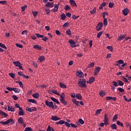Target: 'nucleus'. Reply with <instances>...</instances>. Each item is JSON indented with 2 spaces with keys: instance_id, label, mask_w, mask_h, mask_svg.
<instances>
[{
  "instance_id": "1",
  "label": "nucleus",
  "mask_w": 131,
  "mask_h": 131,
  "mask_svg": "<svg viewBox=\"0 0 131 131\" xmlns=\"http://www.w3.org/2000/svg\"><path fill=\"white\" fill-rule=\"evenodd\" d=\"M78 84L79 86L87 88L85 79H82V80L81 79L79 80Z\"/></svg>"
},
{
  "instance_id": "2",
  "label": "nucleus",
  "mask_w": 131,
  "mask_h": 131,
  "mask_svg": "<svg viewBox=\"0 0 131 131\" xmlns=\"http://www.w3.org/2000/svg\"><path fill=\"white\" fill-rule=\"evenodd\" d=\"M60 101L63 104H64L65 106H67V104H68V102L66 101V94L64 93H62L60 96Z\"/></svg>"
},
{
  "instance_id": "3",
  "label": "nucleus",
  "mask_w": 131,
  "mask_h": 131,
  "mask_svg": "<svg viewBox=\"0 0 131 131\" xmlns=\"http://www.w3.org/2000/svg\"><path fill=\"white\" fill-rule=\"evenodd\" d=\"M14 120L13 119H8L6 121H0L1 124H3V125H7L8 124H14Z\"/></svg>"
},
{
  "instance_id": "4",
  "label": "nucleus",
  "mask_w": 131,
  "mask_h": 131,
  "mask_svg": "<svg viewBox=\"0 0 131 131\" xmlns=\"http://www.w3.org/2000/svg\"><path fill=\"white\" fill-rule=\"evenodd\" d=\"M45 103L46 106H48V107H51L52 109L55 108V106L52 100L50 102L49 101H45Z\"/></svg>"
},
{
  "instance_id": "5",
  "label": "nucleus",
  "mask_w": 131,
  "mask_h": 131,
  "mask_svg": "<svg viewBox=\"0 0 131 131\" xmlns=\"http://www.w3.org/2000/svg\"><path fill=\"white\" fill-rule=\"evenodd\" d=\"M37 37H41L43 41H47V40H49V37L47 36H44L43 35H40V34H35Z\"/></svg>"
},
{
  "instance_id": "6",
  "label": "nucleus",
  "mask_w": 131,
  "mask_h": 131,
  "mask_svg": "<svg viewBox=\"0 0 131 131\" xmlns=\"http://www.w3.org/2000/svg\"><path fill=\"white\" fill-rule=\"evenodd\" d=\"M69 43L70 44L71 47L72 48H76L77 47V45H76L75 41L74 40H72V39H70V40H69Z\"/></svg>"
},
{
  "instance_id": "7",
  "label": "nucleus",
  "mask_w": 131,
  "mask_h": 131,
  "mask_svg": "<svg viewBox=\"0 0 131 131\" xmlns=\"http://www.w3.org/2000/svg\"><path fill=\"white\" fill-rule=\"evenodd\" d=\"M26 110L27 111H28L29 112H32V111H37L36 107H27Z\"/></svg>"
},
{
  "instance_id": "8",
  "label": "nucleus",
  "mask_w": 131,
  "mask_h": 131,
  "mask_svg": "<svg viewBox=\"0 0 131 131\" xmlns=\"http://www.w3.org/2000/svg\"><path fill=\"white\" fill-rule=\"evenodd\" d=\"M102 27H103L102 22H99V24H98L97 26H96V30L97 31H100L101 30H102Z\"/></svg>"
},
{
  "instance_id": "9",
  "label": "nucleus",
  "mask_w": 131,
  "mask_h": 131,
  "mask_svg": "<svg viewBox=\"0 0 131 131\" xmlns=\"http://www.w3.org/2000/svg\"><path fill=\"white\" fill-rule=\"evenodd\" d=\"M46 7H47L48 8H53L54 3H51V2H50V0H49V2H48H48L47 3H46Z\"/></svg>"
},
{
  "instance_id": "10",
  "label": "nucleus",
  "mask_w": 131,
  "mask_h": 131,
  "mask_svg": "<svg viewBox=\"0 0 131 131\" xmlns=\"http://www.w3.org/2000/svg\"><path fill=\"white\" fill-rule=\"evenodd\" d=\"M100 70H101V67H96V69L94 71V76H96V75H98V74H99V72H100Z\"/></svg>"
},
{
  "instance_id": "11",
  "label": "nucleus",
  "mask_w": 131,
  "mask_h": 131,
  "mask_svg": "<svg viewBox=\"0 0 131 131\" xmlns=\"http://www.w3.org/2000/svg\"><path fill=\"white\" fill-rule=\"evenodd\" d=\"M18 115H19V116H23V115H25V113H24V111L23 110V108H22V107H20L19 106V111L18 112Z\"/></svg>"
},
{
  "instance_id": "12",
  "label": "nucleus",
  "mask_w": 131,
  "mask_h": 131,
  "mask_svg": "<svg viewBox=\"0 0 131 131\" xmlns=\"http://www.w3.org/2000/svg\"><path fill=\"white\" fill-rule=\"evenodd\" d=\"M18 75H19V76H23V77H25L26 79H29V76H28V75H25V74H23L21 71H19L18 72Z\"/></svg>"
},
{
  "instance_id": "13",
  "label": "nucleus",
  "mask_w": 131,
  "mask_h": 131,
  "mask_svg": "<svg viewBox=\"0 0 131 131\" xmlns=\"http://www.w3.org/2000/svg\"><path fill=\"white\" fill-rule=\"evenodd\" d=\"M122 12L124 15H127L128 13H129V9H128V8H125L124 9H123Z\"/></svg>"
},
{
  "instance_id": "14",
  "label": "nucleus",
  "mask_w": 131,
  "mask_h": 131,
  "mask_svg": "<svg viewBox=\"0 0 131 131\" xmlns=\"http://www.w3.org/2000/svg\"><path fill=\"white\" fill-rule=\"evenodd\" d=\"M104 124H106L107 125L108 124V115L107 114H104Z\"/></svg>"
},
{
  "instance_id": "15",
  "label": "nucleus",
  "mask_w": 131,
  "mask_h": 131,
  "mask_svg": "<svg viewBox=\"0 0 131 131\" xmlns=\"http://www.w3.org/2000/svg\"><path fill=\"white\" fill-rule=\"evenodd\" d=\"M106 101H110V100L111 99H112L113 101H117V97L108 96V97H106Z\"/></svg>"
},
{
  "instance_id": "16",
  "label": "nucleus",
  "mask_w": 131,
  "mask_h": 131,
  "mask_svg": "<svg viewBox=\"0 0 131 131\" xmlns=\"http://www.w3.org/2000/svg\"><path fill=\"white\" fill-rule=\"evenodd\" d=\"M59 5H60V3H58V4H56L54 5V8L53 9L54 12H58V10L59 9Z\"/></svg>"
},
{
  "instance_id": "17",
  "label": "nucleus",
  "mask_w": 131,
  "mask_h": 131,
  "mask_svg": "<svg viewBox=\"0 0 131 131\" xmlns=\"http://www.w3.org/2000/svg\"><path fill=\"white\" fill-rule=\"evenodd\" d=\"M94 81H95V77H90L89 80H88V81H86V82L87 83L91 84L92 82H93Z\"/></svg>"
},
{
  "instance_id": "18",
  "label": "nucleus",
  "mask_w": 131,
  "mask_h": 131,
  "mask_svg": "<svg viewBox=\"0 0 131 131\" xmlns=\"http://www.w3.org/2000/svg\"><path fill=\"white\" fill-rule=\"evenodd\" d=\"M51 99L52 100V101H53V102H56V103H57L58 104L60 103L58 99H57V98H55L54 97H51Z\"/></svg>"
},
{
  "instance_id": "19",
  "label": "nucleus",
  "mask_w": 131,
  "mask_h": 131,
  "mask_svg": "<svg viewBox=\"0 0 131 131\" xmlns=\"http://www.w3.org/2000/svg\"><path fill=\"white\" fill-rule=\"evenodd\" d=\"M33 48L34 49H39V50L42 49V47H40V45H39L38 44L34 45Z\"/></svg>"
},
{
  "instance_id": "20",
  "label": "nucleus",
  "mask_w": 131,
  "mask_h": 131,
  "mask_svg": "<svg viewBox=\"0 0 131 131\" xmlns=\"http://www.w3.org/2000/svg\"><path fill=\"white\" fill-rule=\"evenodd\" d=\"M76 97L77 99H80V101L81 99H82V96L81 95V94H80V93H77V94H76Z\"/></svg>"
},
{
  "instance_id": "21",
  "label": "nucleus",
  "mask_w": 131,
  "mask_h": 131,
  "mask_svg": "<svg viewBox=\"0 0 131 131\" xmlns=\"http://www.w3.org/2000/svg\"><path fill=\"white\" fill-rule=\"evenodd\" d=\"M72 102H73V103H75V104H76V106H80V103L79 101H77V99H72Z\"/></svg>"
},
{
  "instance_id": "22",
  "label": "nucleus",
  "mask_w": 131,
  "mask_h": 131,
  "mask_svg": "<svg viewBox=\"0 0 131 131\" xmlns=\"http://www.w3.org/2000/svg\"><path fill=\"white\" fill-rule=\"evenodd\" d=\"M45 59V56H40L38 58V60L39 62H43V60Z\"/></svg>"
},
{
  "instance_id": "23",
  "label": "nucleus",
  "mask_w": 131,
  "mask_h": 131,
  "mask_svg": "<svg viewBox=\"0 0 131 131\" xmlns=\"http://www.w3.org/2000/svg\"><path fill=\"white\" fill-rule=\"evenodd\" d=\"M0 47H2V49H7V47H6V45L5 44H3V42H0Z\"/></svg>"
},
{
  "instance_id": "24",
  "label": "nucleus",
  "mask_w": 131,
  "mask_h": 131,
  "mask_svg": "<svg viewBox=\"0 0 131 131\" xmlns=\"http://www.w3.org/2000/svg\"><path fill=\"white\" fill-rule=\"evenodd\" d=\"M124 37H125L124 35H122V34L119 35L118 39L119 40V41H120V40H123V39H124Z\"/></svg>"
},
{
  "instance_id": "25",
  "label": "nucleus",
  "mask_w": 131,
  "mask_h": 131,
  "mask_svg": "<svg viewBox=\"0 0 131 131\" xmlns=\"http://www.w3.org/2000/svg\"><path fill=\"white\" fill-rule=\"evenodd\" d=\"M51 119L53 121H57V122H58V120H60L59 118H58L57 116H52Z\"/></svg>"
},
{
  "instance_id": "26",
  "label": "nucleus",
  "mask_w": 131,
  "mask_h": 131,
  "mask_svg": "<svg viewBox=\"0 0 131 131\" xmlns=\"http://www.w3.org/2000/svg\"><path fill=\"white\" fill-rule=\"evenodd\" d=\"M106 92H104L103 91H101L99 92V95L100 97H104L105 96Z\"/></svg>"
},
{
  "instance_id": "27",
  "label": "nucleus",
  "mask_w": 131,
  "mask_h": 131,
  "mask_svg": "<svg viewBox=\"0 0 131 131\" xmlns=\"http://www.w3.org/2000/svg\"><path fill=\"white\" fill-rule=\"evenodd\" d=\"M18 122L19 124H23V118L21 116H20L18 119Z\"/></svg>"
},
{
  "instance_id": "28",
  "label": "nucleus",
  "mask_w": 131,
  "mask_h": 131,
  "mask_svg": "<svg viewBox=\"0 0 131 131\" xmlns=\"http://www.w3.org/2000/svg\"><path fill=\"white\" fill-rule=\"evenodd\" d=\"M0 114L2 115V116H4L5 117H7V116H8V114L4 113V111H2V110L0 111Z\"/></svg>"
},
{
  "instance_id": "29",
  "label": "nucleus",
  "mask_w": 131,
  "mask_h": 131,
  "mask_svg": "<svg viewBox=\"0 0 131 131\" xmlns=\"http://www.w3.org/2000/svg\"><path fill=\"white\" fill-rule=\"evenodd\" d=\"M13 64H14V66L16 67H19V61H14L13 62Z\"/></svg>"
},
{
  "instance_id": "30",
  "label": "nucleus",
  "mask_w": 131,
  "mask_h": 131,
  "mask_svg": "<svg viewBox=\"0 0 131 131\" xmlns=\"http://www.w3.org/2000/svg\"><path fill=\"white\" fill-rule=\"evenodd\" d=\"M8 111H11V112L15 111V108H14V107H11V106H8Z\"/></svg>"
},
{
  "instance_id": "31",
  "label": "nucleus",
  "mask_w": 131,
  "mask_h": 131,
  "mask_svg": "<svg viewBox=\"0 0 131 131\" xmlns=\"http://www.w3.org/2000/svg\"><path fill=\"white\" fill-rule=\"evenodd\" d=\"M118 85H120V86H123L124 83H123V81H122V80H118Z\"/></svg>"
},
{
  "instance_id": "32",
  "label": "nucleus",
  "mask_w": 131,
  "mask_h": 131,
  "mask_svg": "<svg viewBox=\"0 0 131 131\" xmlns=\"http://www.w3.org/2000/svg\"><path fill=\"white\" fill-rule=\"evenodd\" d=\"M33 97L36 98V99H38V98H39L40 97V94L39 93H34V94H33Z\"/></svg>"
},
{
  "instance_id": "33",
  "label": "nucleus",
  "mask_w": 131,
  "mask_h": 131,
  "mask_svg": "<svg viewBox=\"0 0 131 131\" xmlns=\"http://www.w3.org/2000/svg\"><path fill=\"white\" fill-rule=\"evenodd\" d=\"M9 75L11 77H12V79H14L15 77V74H14V72H9Z\"/></svg>"
},
{
  "instance_id": "34",
  "label": "nucleus",
  "mask_w": 131,
  "mask_h": 131,
  "mask_svg": "<svg viewBox=\"0 0 131 131\" xmlns=\"http://www.w3.org/2000/svg\"><path fill=\"white\" fill-rule=\"evenodd\" d=\"M70 2L72 5H73L74 7H77L76 3L74 1V0H70Z\"/></svg>"
},
{
  "instance_id": "35",
  "label": "nucleus",
  "mask_w": 131,
  "mask_h": 131,
  "mask_svg": "<svg viewBox=\"0 0 131 131\" xmlns=\"http://www.w3.org/2000/svg\"><path fill=\"white\" fill-rule=\"evenodd\" d=\"M28 102H31L32 103H37V102L36 100V99H28Z\"/></svg>"
},
{
  "instance_id": "36",
  "label": "nucleus",
  "mask_w": 131,
  "mask_h": 131,
  "mask_svg": "<svg viewBox=\"0 0 131 131\" xmlns=\"http://www.w3.org/2000/svg\"><path fill=\"white\" fill-rule=\"evenodd\" d=\"M111 127H112V129H117V125L116 124H111L110 125Z\"/></svg>"
},
{
  "instance_id": "37",
  "label": "nucleus",
  "mask_w": 131,
  "mask_h": 131,
  "mask_svg": "<svg viewBox=\"0 0 131 131\" xmlns=\"http://www.w3.org/2000/svg\"><path fill=\"white\" fill-rule=\"evenodd\" d=\"M78 76L79 77H84V75L83 74V72H82V71H80V72H78Z\"/></svg>"
},
{
  "instance_id": "38",
  "label": "nucleus",
  "mask_w": 131,
  "mask_h": 131,
  "mask_svg": "<svg viewBox=\"0 0 131 131\" xmlns=\"http://www.w3.org/2000/svg\"><path fill=\"white\" fill-rule=\"evenodd\" d=\"M59 118V121H58V122H57V123H56V124H57V125H59V124H64L65 123V121H64V120H60V118Z\"/></svg>"
},
{
  "instance_id": "39",
  "label": "nucleus",
  "mask_w": 131,
  "mask_h": 131,
  "mask_svg": "<svg viewBox=\"0 0 131 131\" xmlns=\"http://www.w3.org/2000/svg\"><path fill=\"white\" fill-rule=\"evenodd\" d=\"M59 85L60 88H62V89H66V88H67V85H66V84H63L62 83H59Z\"/></svg>"
},
{
  "instance_id": "40",
  "label": "nucleus",
  "mask_w": 131,
  "mask_h": 131,
  "mask_svg": "<svg viewBox=\"0 0 131 131\" xmlns=\"http://www.w3.org/2000/svg\"><path fill=\"white\" fill-rule=\"evenodd\" d=\"M103 33V31H101V30H100L99 32H98L97 35V37H98V38L101 37Z\"/></svg>"
},
{
  "instance_id": "41",
  "label": "nucleus",
  "mask_w": 131,
  "mask_h": 131,
  "mask_svg": "<svg viewBox=\"0 0 131 131\" xmlns=\"http://www.w3.org/2000/svg\"><path fill=\"white\" fill-rule=\"evenodd\" d=\"M118 63H117V66H119V64H122L123 63V59H119V61H117Z\"/></svg>"
},
{
  "instance_id": "42",
  "label": "nucleus",
  "mask_w": 131,
  "mask_h": 131,
  "mask_svg": "<svg viewBox=\"0 0 131 131\" xmlns=\"http://www.w3.org/2000/svg\"><path fill=\"white\" fill-rule=\"evenodd\" d=\"M118 118V115L116 114V115H114V116H113V121H115Z\"/></svg>"
},
{
  "instance_id": "43",
  "label": "nucleus",
  "mask_w": 131,
  "mask_h": 131,
  "mask_svg": "<svg viewBox=\"0 0 131 131\" xmlns=\"http://www.w3.org/2000/svg\"><path fill=\"white\" fill-rule=\"evenodd\" d=\"M52 93H54L55 94H57V96H60V93H59V92H57V91H55V89H53V91H52Z\"/></svg>"
},
{
  "instance_id": "44",
  "label": "nucleus",
  "mask_w": 131,
  "mask_h": 131,
  "mask_svg": "<svg viewBox=\"0 0 131 131\" xmlns=\"http://www.w3.org/2000/svg\"><path fill=\"white\" fill-rule=\"evenodd\" d=\"M13 91L15 92V93H20V89H19V88H14Z\"/></svg>"
},
{
  "instance_id": "45",
  "label": "nucleus",
  "mask_w": 131,
  "mask_h": 131,
  "mask_svg": "<svg viewBox=\"0 0 131 131\" xmlns=\"http://www.w3.org/2000/svg\"><path fill=\"white\" fill-rule=\"evenodd\" d=\"M103 24L104 26H107L108 25V20L106 17H105V19H103Z\"/></svg>"
},
{
  "instance_id": "46",
  "label": "nucleus",
  "mask_w": 131,
  "mask_h": 131,
  "mask_svg": "<svg viewBox=\"0 0 131 131\" xmlns=\"http://www.w3.org/2000/svg\"><path fill=\"white\" fill-rule=\"evenodd\" d=\"M45 12H46L47 14H50L51 13V10L50 9H49V8L47 7L46 9H45Z\"/></svg>"
},
{
  "instance_id": "47",
  "label": "nucleus",
  "mask_w": 131,
  "mask_h": 131,
  "mask_svg": "<svg viewBox=\"0 0 131 131\" xmlns=\"http://www.w3.org/2000/svg\"><path fill=\"white\" fill-rule=\"evenodd\" d=\"M60 17L61 18V19H65L66 18V15L64 13H62V14H61Z\"/></svg>"
},
{
  "instance_id": "48",
  "label": "nucleus",
  "mask_w": 131,
  "mask_h": 131,
  "mask_svg": "<svg viewBox=\"0 0 131 131\" xmlns=\"http://www.w3.org/2000/svg\"><path fill=\"white\" fill-rule=\"evenodd\" d=\"M96 8H94L93 10H91L90 13H91V14H94V13H96Z\"/></svg>"
},
{
  "instance_id": "49",
  "label": "nucleus",
  "mask_w": 131,
  "mask_h": 131,
  "mask_svg": "<svg viewBox=\"0 0 131 131\" xmlns=\"http://www.w3.org/2000/svg\"><path fill=\"white\" fill-rule=\"evenodd\" d=\"M64 9L65 10H70L71 9V7L69 6V5H65Z\"/></svg>"
},
{
  "instance_id": "50",
  "label": "nucleus",
  "mask_w": 131,
  "mask_h": 131,
  "mask_svg": "<svg viewBox=\"0 0 131 131\" xmlns=\"http://www.w3.org/2000/svg\"><path fill=\"white\" fill-rule=\"evenodd\" d=\"M16 82H18V84L19 85V86H21V88H23L24 86V84L23 83V81H16Z\"/></svg>"
},
{
  "instance_id": "51",
  "label": "nucleus",
  "mask_w": 131,
  "mask_h": 131,
  "mask_svg": "<svg viewBox=\"0 0 131 131\" xmlns=\"http://www.w3.org/2000/svg\"><path fill=\"white\" fill-rule=\"evenodd\" d=\"M94 66H95L94 62H91V63L89 64L88 67L90 68L91 67H94Z\"/></svg>"
},
{
  "instance_id": "52",
  "label": "nucleus",
  "mask_w": 131,
  "mask_h": 131,
  "mask_svg": "<svg viewBox=\"0 0 131 131\" xmlns=\"http://www.w3.org/2000/svg\"><path fill=\"white\" fill-rule=\"evenodd\" d=\"M123 98H124V99L125 100V101H126V102H130L131 101V98H129V99H127L126 96H123Z\"/></svg>"
},
{
  "instance_id": "53",
  "label": "nucleus",
  "mask_w": 131,
  "mask_h": 131,
  "mask_svg": "<svg viewBox=\"0 0 131 131\" xmlns=\"http://www.w3.org/2000/svg\"><path fill=\"white\" fill-rule=\"evenodd\" d=\"M117 124L118 125H120L121 126L123 127L124 125H123V123H121V121H120L119 120H117Z\"/></svg>"
},
{
  "instance_id": "54",
  "label": "nucleus",
  "mask_w": 131,
  "mask_h": 131,
  "mask_svg": "<svg viewBox=\"0 0 131 131\" xmlns=\"http://www.w3.org/2000/svg\"><path fill=\"white\" fill-rule=\"evenodd\" d=\"M108 15V13H107V12H104V13H103V17L104 19H105L106 15Z\"/></svg>"
},
{
  "instance_id": "55",
  "label": "nucleus",
  "mask_w": 131,
  "mask_h": 131,
  "mask_svg": "<svg viewBox=\"0 0 131 131\" xmlns=\"http://www.w3.org/2000/svg\"><path fill=\"white\" fill-rule=\"evenodd\" d=\"M64 124L66 125V126H68V127H70L71 126V124H69V123H68V120L67 121H65Z\"/></svg>"
},
{
  "instance_id": "56",
  "label": "nucleus",
  "mask_w": 131,
  "mask_h": 131,
  "mask_svg": "<svg viewBox=\"0 0 131 131\" xmlns=\"http://www.w3.org/2000/svg\"><path fill=\"white\" fill-rule=\"evenodd\" d=\"M66 33H67V35H72L71 31L70 29L67 30Z\"/></svg>"
},
{
  "instance_id": "57",
  "label": "nucleus",
  "mask_w": 131,
  "mask_h": 131,
  "mask_svg": "<svg viewBox=\"0 0 131 131\" xmlns=\"http://www.w3.org/2000/svg\"><path fill=\"white\" fill-rule=\"evenodd\" d=\"M71 96L73 98V99H76V93H71Z\"/></svg>"
},
{
  "instance_id": "58",
  "label": "nucleus",
  "mask_w": 131,
  "mask_h": 131,
  "mask_svg": "<svg viewBox=\"0 0 131 131\" xmlns=\"http://www.w3.org/2000/svg\"><path fill=\"white\" fill-rule=\"evenodd\" d=\"M113 84L115 88H116V86H118V84L117 83V81H113Z\"/></svg>"
},
{
  "instance_id": "59",
  "label": "nucleus",
  "mask_w": 131,
  "mask_h": 131,
  "mask_svg": "<svg viewBox=\"0 0 131 131\" xmlns=\"http://www.w3.org/2000/svg\"><path fill=\"white\" fill-rule=\"evenodd\" d=\"M123 81H124L125 82H128V79H127L126 77H125V76L123 77Z\"/></svg>"
},
{
  "instance_id": "60",
  "label": "nucleus",
  "mask_w": 131,
  "mask_h": 131,
  "mask_svg": "<svg viewBox=\"0 0 131 131\" xmlns=\"http://www.w3.org/2000/svg\"><path fill=\"white\" fill-rule=\"evenodd\" d=\"M7 2L6 1V0H1V1H0V4H2V5H5V4H7Z\"/></svg>"
},
{
  "instance_id": "61",
  "label": "nucleus",
  "mask_w": 131,
  "mask_h": 131,
  "mask_svg": "<svg viewBox=\"0 0 131 131\" xmlns=\"http://www.w3.org/2000/svg\"><path fill=\"white\" fill-rule=\"evenodd\" d=\"M79 122L80 123V124H84V120H83L82 119H79Z\"/></svg>"
},
{
  "instance_id": "62",
  "label": "nucleus",
  "mask_w": 131,
  "mask_h": 131,
  "mask_svg": "<svg viewBox=\"0 0 131 131\" xmlns=\"http://www.w3.org/2000/svg\"><path fill=\"white\" fill-rule=\"evenodd\" d=\"M118 90L119 92H121V93H124V89H123V88H118Z\"/></svg>"
},
{
  "instance_id": "63",
  "label": "nucleus",
  "mask_w": 131,
  "mask_h": 131,
  "mask_svg": "<svg viewBox=\"0 0 131 131\" xmlns=\"http://www.w3.org/2000/svg\"><path fill=\"white\" fill-rule=\"evenodd\" d=\"M12 97L13 99H14V101H17V100L18 99V97L17 96L13 95L12 96Z\"/></svg>"
},
{
  "instance_id": "64",
  "label": "nucleus",
  "mask_w": 131,
  "mask_h": 131,
  "mask_svg": "<svg viewBox=\"0 0 131 131\" xmlns=\"http://www.w3.org/2000/svg\"><path fill=\"white\" fill-rule=\"evenodd\" d=\"M47 130V131H51L52 130V128L50 125H48Z\"/></svg>"
}]
</instances>
